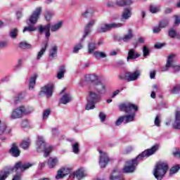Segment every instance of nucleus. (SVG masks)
<instances>
[{"label":"nucleus","instance_id":"f257e3e1","mask_svg":"<svg viewBox=\"0 0 180 180\" xmlns=\"http://www.w3.org/2000/svg\"><path fill=\"white\" fill-rule=\"evenodd\" d=\"M160 146L155 145L151 148L145 150L142 153L139 154L136 158L128 160L126 163V165L123 168V172L126 174H129L130 172H134L136 170V167H137V164H139V161H141L143 158L147 157H150V155H153L158 150Z\"/></svg>","mask_w":180,"mask_h":180},{"label":"nucleus","instance_id":"f03ea898","mask_svg":"<svg viewBox=\"0 0 180 180\" xmlns=\"http://www.w3.org/2000/svg\"><path fill=\"white\" fill-rule=\"evenodd\" d=\"M107 92L106 86H105V92L100 93L96 88L89 87V96L87 97L86 110L95 109V104L99 103L101 99V95H105Z\"/></svg>","mask_w":180,"mask_h":180},{"label":"nucleus","instance_id":"7ed1b4c3","mask_svg":"<svg viewBox=\"0 0 180 180\" xmlns=\"http://www.w3.org/2000/svg\"><path fill=\"white\" fill-rule=\"evenodd\" d=\"M119 108L122 112H125L126 113H131L124 116V124L130 123V122L134 121V117H136V112L139 110V107L137 105L130 103L126 102L120 104Z\"/></svg>","mask_w":180,"mask_h":180},{"label":"nucleus","instance_id":"20e7f679","mask_svg":"<svg viewBox=\"0 0 180 180\" xmlns=\"http://www.w3.org/2000/svg\"><path fill=\"white\" fill-rule=\"evenodd\" d=\"M85 80L87 82H91L89 88H96L100 94L105 92V86L106 85L99 81V77L96 75H86L85 76Z\"/></svg>","mask_w":180,"mask_h":180},{"label":"nucleus","instance_id":"39448f33","mask_svg":"<svg viewBox=\"0 0 180 180\" xmlns=\"http://www.w3.org/2000/svg\"><path fill=\"white\" fill-rule=\"evenodd\" d=\"M168 171V164L164 162H158L153 170V175L158 180H162Z\"/></svg>","mask_w":180,"mask_h":180},{"label":"nucleus","instance_id":"423d86ee","mask_svg":"<svg viewBox=\"0 0 180 180\" xmlns=\"http://www.w3.org/2000/svg\"><path fill=\"white\" fill-rule=\"evenodd\" d=\"M37 151H44V157H47L50 155V153L53 151L52 146H48L46 143V141L44 138L41 136H39L37 141Z\"/></svg>","mask_w":180,"mask_h":180},{"label":"nucleus","instance_id":"0eeeda50","mask_svg":"<svg viewBox=\"0 0 180 180\" xmlns=\"http://www.w3.org/2000/svg\"><path fill=\"white\" fill-rule=\"evenodd\" d=\"M175 57L176 55L174 53L169 55L166 65L162 68V72L168 71L169 68H172L174 72H178L180 71V65L175 64Z\"/></svg>","mask_w":180,"mask_h":180},{"label":"nucleus","instance_id":"6e6552de","mask_svg":"<svg viewBox=\"0 0 180 180\" xmlns=\"http://www.w3.org/2000/svg\"><path fill=\"white\" fill-rule=\"evenodd\" d=\"M31 112L32 110L29 111L26 109V108H25V106L21 105L13 110L10 115V119L11 120L21 119L22 116H25V115H29V113H30Z\"/></svg>","mask_w":180,"mask_h":180},{"label":"nucleus","instance_id":"1a4fd4ad","mask_svg":"<svg viewBox=\"0 0 180 180\" xmlns=\"http://www.w3.org/2000/svg\"><path fill=\"white\" fill-rule=\"evenodd\" d=\"M124 26L123 23H115L112 22L110 24H102L98 29V33H105L108 30H112V29H118L119 27H122Z\"/></svg>","mask_w":180,"mask_h":180},{"label":"nucleus","instance_id":"9d476101","mask_svg":"<svg viewBox=\"0 0 180 180\" xmlns=\"http://www.w3.org/2000/svg\"><path fill=\"white\" fill-rule=\"evenodd\" d=\"M41 11H43L41 7L39 6L36 8L28 19L27 25H29V23L31 25H35V23H37V20H39V18H40V15H41Z\"/></svg>","mask_w":180,"mask_h":180},{"label":"nucleus","instance_id":"9b49d317","mask_svg":"<svg viewBox=\"0 0 180 180\" xmlns=\"http://www.w3.org/2000/svg\"><path fill=\"white\" fill-rule=\"evenodd\" d=\"M54 86L53 84H47L45 86L41 88L39 91V96H43L46 95V98H50L53 95V88Z\"/></svg>","mask_w":180,"mask_h":180},{"label":"nucleus","instance_id":"f8f14e48","mask_svg":"<svg viewBox=\"0 0 180 180\" xmlns=\"http://www.w3.org/2000/svg\"><path fill=\"white\" fill-rule=\"evenodd\" d=\"M141 75V71L137 70L133 72H125V79L128 81V82H131V81H137L139 79V77Z\"/></svg>","mask_w":180,"mask_h":180},{"label":"nucleus","instance_id":"ddd939ff","mask_svg":"<svg viewBox=\"0 0 180 180\" xmlns=\"http://www.w3.org/2000/svg\"><path fill=\"white\" fill-rule=\"evenodd\" d=\"M100 158H99V165L101 168H105L106 165H108V162H109V156H108V153L105 151L99 150Z\"/></svg>","mask_w":180,"mask_h":180},{"label":"nucleus","instance_id":"4468645a","mask_svg":"<svg viewBox=\"0 0 180 180\" xmlns=\"http://www.w3.org/2000/svg\"><path fill=\"white\" fill-rule=\"evenodd\" d=\"M30 167H33V164L30 162H18L15 163L13 169H15V171H18V169H20L21 172H23V171H26V169H29Z\"/></svg>","mask_w":180,"mask_h":180},{"label":"nucleus","instance_id":"2eb2a0df","mask_svg":"<svg viewBox=\"0 0 180 180\" xmlns=\"http://www.w3.org/2000/svg\"><path fill=\"white\" fill-rule=\"evenodd\" d=\"M51 24H46V25H39L38 30L39 34H45V37L47 39V41H49V37H50V30H51Z\"/></svg>","mask_w":180,"mask_h":180},{"label":"nucleus","instance_id":"dca6fc26","mask_svg":"<svg viewBox=\"0 0 180 180\" xmlns=\"http://www.w3.org/2000/svg\"><path fill=\"white\" fill-rule=\"evenodd\" d=\"M95 25V20H91L84 27V34L83 35V38L82 39V41H84L85 40V38L88 34L91 33V29H92V27Z\"/></svg>","mask_w":180,"mask_h":180},{"label":"nucleus","instance_id":"f3484780","mask_svg":"<svg viewBox=\"0 0 180 180\" xmlns=\"http://www.w3.org/2000/svg\"><path fill=\"white\" fill-rule=\"evenodd\" d=\"M70 172H71V169L63 167L58 171L57 174L56 176V179H63L64 176H65L66 175H68V174H70Z\"/></svg>","mask_w":180,"mask_h":180},{"label":"nucleus","instance_id":"a211bd4d","mask_svg":"<svg viewBox=\"0 0 180 180\" xmlns=\"http://www.w3.org/2000/svg\"><path fill=\"white\" fill-rule=\"evenodd\" d=\"M129 18H131V8H124L122 12L121 21L124 22L125 20H127V19H129Z\"/></svg>","mask_w":180,"mask_h":180},{"label":"nucleus","instance_id":"6ab92c4d","mask_svg":"<svg viewBox=\"0 0 180 180\" xmlns=\"http://www.w3.org/2000/svg\"><path fill=\"white\" fill-rule=\"evenodd\" d=\"M110 180H124V178L120 175V171L115 169L110 176Z\"/></svg>","mask_w":180,"mask_h":180},{"label":"nucleus","instance_id":"aec40b11","mask_svg":"<svg viewBox=\"0 0 180 180\" xmlns=\"http://www.w3.org/2000/svg\"><path fill=\"white\" fill-rule=\"evenodd\" d=\"M173 129L180 130V111H176L175 115V120L172 123Z\"/></svg>","mask_w":180,"mask_h":180},{"label":"nucleus","instance_id":"412c9836","mask_svg":"<svg viewBox=\"0 0 180 180\" xmlns=\"http://www.w3.org/2000/svg\"><path fill=\"white\" fill-rule=\"evenodd\" d=\"M134 4V0H117V6H130Z\"/></svg>","mask_w":180,"mask_h":180},{"label":"nucleus","instance_id":"4be33fe9","mask_svg":"<svg viewBox=\"0 0 180 180\" xmlns=\"http://www.w3.org/2000/svg\"><path fill=\"white\" fill-rule=\"evenodd\" d=\"M11 131H12V129L11 128L6 127L5 123L0 120V136H2L4 133L6 134H11Z\"/></svg>","mask_w":180,"mask_h":180},{"label":"nucleus","instance_id":"5701e85b","mask_svg":"<svg viewBox=\"0 0 180 180\" xmlns=\"http://www.w3.org/2000/svg\"><path fill=\"white\" fill-rule=\"evenodd\" d=\"M98 49V46L96 44V42H95V41H91L90 42H89L88 44V53L89 54H93L94 53H95V50H96Z\"/></svg>","mask_w":180,"mask_h":180},{"label":"nucleus","instance_id":"b1692460","mask_svg":"<svg viewBox=\"0 0 180 180\" xmlns=\"http://www.w3.org/2000/svg\"><path fill=\"white\" fill-rule=\"evenodd\" d=\"M10 153L13 157H19L20 155V150L18 148L15 143L12 144V147L10 149Z\"/></svg>","mask_w":180,"mask_h":180},{"label":"nucleus","instance_id":"393cba45","mask_svg":"<svg viewBox=\"0 0 180 180\" xmlns=\"http://www.w3.org/2000/svg\"><path fill=\"white\" fill-rule=\"evenodd\" d=\"M139 57H140V54L136 53V50L131 49L128 53L127 60V61H129V60H135L136 58H139Z\"/></svg>","mask_w":180,"mask_h":180},{"label":"nucleus","instance_id":"a878e982","mask_svg":"<svg viewBox=\"0 0 180 180\" xmlns=\"http://www.w3.org/2000/svg\"><path fill=\"white\" fill-rule=\"evenodd\" d=\"M71 101H72V96H71V94H65L60 98V103H63V105H67V103H70Z\"/></svg>","mask_w":180,"mask_h":180},{"label":"nucleus","instance_id":"bb28decb","mask_svg":"<svg viewBox=\"0 0 180 180\" xmlns=\"http://www.w3.org/2000/svg\"><path fill=\"white\" fill-rule=\"evenodd\" d=\"M58 51V48L57 46H52L49 50V58L53 60V58H56L57 57V53Z\"/></svg>","mask_w":180,"mask_h":180},{"label":"nucleus","instance_id":"cd10ccee","mask_svg":"<svg viewBox=\"0 0 180 180\" xmlns=\"http://www.w3.org/2000/svg\"><path fill=\"white\" fill-rule=\"evenodd\" d=\"M75 176H76L77 179L81 180L82 178H85L86 174H85V172L83 170V169H79L76 171V172H75Z\"/></svg>","mask_w":180,"mask_h":180},{"label":"nucleus","instance_id":"c85d7f7f","mask_svg":"<svg viewBox=\"0 0 180 180\" xmlns=\"http://www.w3.org/2000/svg\"><path fill=\"white\" fill-rule=\"evenodd\" d=\"M58 164V159L57 158H50L48 160V165L49 168H54Z\"/></svg>","mask_w":180,"mask_h":180},{"label":"nucleus","instance_id":"c756f323","mask_svg":"<svg viewBox=\"0 0 180 180\" xmlns=\"http://www.w3.org/2000/svg\"><path fill=\"white\" fill-rule=\"evenodd\" d=\"M65 72H66L65 66L64 65L60 66L57 73L58 79H63V78H64V74H65Z\"/></svg>","mask_w":180,"mask_h":180},{"label":"nucleus","instance_id":"7c9ffc66","mask_svg":"<svg viewBox=\"0 0 180 180\" xmlns=\"http://www.w3.org/2000/svg\"><path fill=\"white\" fill-rule=\"evenodd\" d=\"M47 47H49V41H46L44 44V46L41 48V49L38 52L37 60H40L41 57H43V54L46 53V50H47Z\"/></svg>","mask_w":180,"mask_h":180},{"label":"nucleus","instance_id":"2f4dec72","mask_svg":"<svg viewBox=\"0 0 180 180\" xmlns=\"http://www.w3.org/2000/svg\"><path fill=\"white\" fill-rule=\"evenodd\" d=\"M93 57H95L96 60H101V58H106V53L105 52L96 51L94 53H93Z\"/></svg>","mask_w":180,"mask_h":180},{"label":"nucleus","instance_id":"473e14b6","mask_svg":"<svg viewBox=\"0 0 180 180\" xmlns=\"http://www.w3.org/2000/svg\"><path fill=\"white\" fill-rule=\"evenodd\" d=\"M63 26V22L60 21L55 25H52L50 27L51 31V32H57V30H60Z\"/></svg>","mask_w":180,"mask_h":180},{"label":"nucleus","instance_id":"72a5a7b5","mask_svg":"<svg viewBox=\"0 0 180 180\" xmlns=\"http://www.w3.org/2000/svg\"><path fill=\"white\" fill-rule=\"evenodd\" d=\"M36 79H37V75L32 76L29 80L30 89H33L36 85Z\"/></svg>","mask_w":180,"mask_h":180},{"label":"nucleus","instance_id":"f704fd0d","mask_svg":"<svg viewBox=\"0 0 180 180\" xmlns=\"http://www.w3.org/2000/svg\"><path fill=\"white\" fill-rule=\"evenodd\" d=\"M82 39H81V42L77 44L76 46H74L72 52L75 54H77L79 53V50H82L84 45L82 44Z\"/></svg>","mask_w":180,"mask_h":180},{"label":"nucleus","instance_id":"c9c22d12","mask_svg":"<svg viewBox=\"0 0 180 180\" xmlns=\"http://www.w3.org/2000/svg\"><path fill=\"white\" fill-rule=\"evenodd\" d=\"M169 25V18H165L159 22V26L162 29L167 27Z\"/></svg>","mask_w":180,"mask_h":180},{"label":"nucleus","instance_id":"e433bc0d","mask_svg":"<svg viewBox=\"0 0 180 180\" xmlns=\"http://www.w3.org/2000/svg\"><path fill=\"white\" fill-rule=\"evenodd\" d=\"M131 39H133V33L131 32V30H129L128 34L124 35L122 40L127 43V41H130Z\"/></svg>","mask_w":180,"mask_h":180},{"label":"nucleus","instance_id":"4c0bfd02","mask_svg":"<svg viewBox=\"0 0 180 180\" xmlns=\"http://www.w3.org/2000/svg\"><path fill=\"white\" fill-rule=\"evenodd\" d=\"M179 169H180L179 165H176L172 167L169 171V176H172V175H174V174H176V172H178V171H179Z\"/></svg>","mask_w":180,"mask_h":180},{"label":"nucleus","instance_id":"58836bf2","mask_svg":"<svg viewBox=\"0 0 180 180\" xmlns=\"http://www.w3.org/2000/svg\"><path fill=\"white\" fill-rule=\"evenodd\" d=\"M18 33H19L18 28H13L11 30L10 37H11V39H16V37H18Z\"/></svg>","mask_w":180,"mask_h":180},{"label":"nucleus","instance_id":"ea45409f","mask_svg":"<svg viewBox=\"0 0 180 180\" xmlns=\"http://www.w3.org/2000/svg\"><path fill=\"white\" fill-rule=\"evenodd\" d=\"M161 11V7L160 6H150V11L151 13H158Z\"/></svg>","mask_w":180,"mask_h":180},{"label":"nucleus","instance_id":"a19ab883","mask_svg":"<svg viewBox=\"0 0 180 180\" xmlns=\"http://www.w3.org/2000/svg\"><path fill=\"white\" fill-rule=\"evenodd\" d=\"M169 37H172V39H174V37H177L178 39H180L179 34L176 33V32L174 29H170L169 30Z\"/></svg>","mask_w":180,"mask_h":180},{"label":"nucleus","instance_id":"79ce46f5","mask_svg":"<svg viewBox=\"0 0 180 180\" xmlns=\"http://www.w3.org/2000/svg\"><path fill=\"white\" fill-rule=\"evenodd\" d=\"M29 146H30V139L22 141L20 144L21 148H23L24 150H27V148H29Z\"/></svg>","mask_w":180,"mask_h":180},{"label":"nucleus","instance_id":"37998d69","mask_svg":"<svg viewBox=\"0 0 180 180\" xmlns=\"http://www.w3.org/2000/svg\"><path fill=\"white\" fill-rule=\"evenodd\" d=\"M53 11H46L44 13V18L47 22H49V20H51V18L53 16Z\"/></svg>","mask_w":180,"mask_h":180},{"label":"nucleus","instance_id":"c03bdc74","mask_svg":"<svg viewBox=\"0 0 180 180\" xmlns=\"http://www.w3.org/2000/svg\"><path fill=\"white\" fill-rule=\"evenodd\" d=\"M22 32L23 33L25 32H36V28L34 26L30 25L28 27H25Z\"/></svg>","mask_w":180,"mask_h":180},{"label":"nucleus","instance_id":"a18cd8bd","mask_svg":"<svg viewBox=\"0 0 180 180\" xmlns=\"http://www.w3.org/2000/svg\"><path fill=\"white\" fill-rule=\"evenodd\" d=\"M72 151L75 154H78V153H79V144L78 143H73Z\"/></svg>","mask_w":180,"mask_h":180},{"label":"nucleus","instance_id":"49530a36","mask_svg":"<svg viewBox=\"0 0 180 180\" xmlns=\"http://www.w3.org/2000/svg\"><path fill=\"white\" fill-rule=\"evenodd\" d=\"M180 91V84H176L170 91L171 94H178Z\"/></svg>","mask_w":180,"mask_h":180},{"label":"nucleus","instance_id":"de8ad7c7","mask_svg":"<svg viewBox=\"0 0 180 180\" xmlns=\"http://www.w3.org/2000/svg\"><path fill=\"white\" fill-rule=\"evenodd\" d=\"M51 112V111H50V110L49 109L45 110L43 112V117H42L43 120H47V118L49 117V116H50Z\"/></svg>","mask_w":180,"mask_h":180},{"label":"nucleus","instance_id":"09e8293b","mask_svg":"<svg viewBox=\"0 0 180 180\" xmlns=\"http://www.w3.org/2000/svg\"><path fill=\"white\" fill-rule=\"evenodd\" d=\"M8 175H9L8 172H0V180H5L8 178Z\"/></svg>","mask_w":180,"mask_h":180},{"label":"nucleus","instance_id":"8fccbe9b","mask_svg":"<svg viewBox=\"0 0 180 180\" xmlns=\"http://www.w3.org/2000/svg\"><path fill=\"white\" fill-rule=\"evenodd\" d=\"M20 49H30V47H32V45H30L26 42H20Z\"/></svg>","mask_w":180,"mask_h":180},{"label":"nucleus","instance_id":"3c124183","mask_svg":"<svg viewBox=\"0 0 180 180\" xmlns=\"http://www.w3.org/2000/svg\"><path fill=\"white\" fill-rule=\"evenodd\" d=\"M143 57H147L148 54H150V49H148V47L146 46H143Z\"/></svg>","mask_w":180,"mask_h":180},{"label":"nucleus","instance_id":"603ef678","mask_svg":"<svg viewBox=\"0 0 180 180\" xmlns=\"http://www.w3.org/2000/svg\"><path fill=\"white\" fill-rule=\"evenodd\" d=\"M122 123H124V117H120L115 122L116 126H120Z\"/></svg>","mask_w":180,"mask_h":180},{"label":"nucleus","instance_id":"864d4df0","mask_svg":"<svg viewBox=\"0 0 180 180\" xmlns=\"http://www.w3.org/2000/svg\"><path fill=\"white\" fill-rule=\"evenodd\" d=\"M161 27L160 25L158 27H154L153 29V32L155 33V34H158L160 32H161Z\"/></svg>","mask_w":180,"mask_h":180},{"label":"nucleus","instance_id":"5fc2aeb1","mask_svg":"<svg viewBox=\"0 0 180 180\" xmlns=\"http://www.w3.org/2000/svg\"><path fill=\"white\" fill-rule=\"evenodd\" d=\"M174 25L178 26L180 23V16L179 15H174Z\"/></svg>","mask_w":180,"mask_h":180},{"label":"nucleus","instance_id":"6e6d98bb","mask_svg":"<svg viewBox=\"0 0 180 180\" xmlns=\"http://www.w3.org/2000/svg\"><path fill=\"white\" fill-rule=\"evenodd\" d=\"M99 117H100L101 122H105V120H106V115H105V113L103 112H100Z\"/></svg>","mask_w":180,"mask_h":180},{"label":"nucleus","instance_id":"4d7b16f0","mask_svg":"<svg viewBox=\"0 0 180 180\" xmlns=\"http://www.w3.org/2000/svg\"><path fill=\"white\" fill-rule=\"evenodd\" d=\"M8 46L6 41H0V49H5Z\"/></svg>","mask_w":180,"mask_h":180},{"label":"nucleus","instance_id":"13d9d810","mask_svg":"<svg viewBox=\"0 0 180 180\" xmlns=\"http://www.w3.org/2000/svg\"><path fill=\"white\" fill-rule=\"evenodd\" d=\"M120 92H122V89H117L116 91H115L112 93L111 98H115V96H117V95H119V94H120Z\"/></svg>","mask_w":180,"mask_h":180},{"label":"nucleus","instance_id":"bf43d9fd","mask_svg":"<svg viewBox=\"0 0 180 180\" xmlns=\"http://www.w3.org/2000/svg\"><path fill=\"white\" fill-rule=\"evenodd\" d=\"M173 155L174 157H177V158H180V150L176 149L175 151L173 152Z\"/></svg>","mask_w":180,"mask_h":180},{"label":"nucleus","instance_id":"052dcab7","mask_svg":"<svg viewBox=\"0 0 180 180\" xmlns=\"http://www.w3.org/2000/svg\"><path fill=\"white\" fill-rule=\"evenodd\" d=\"M161 122V121L160 120V117L158 116H157L155 119V125L160 127V123Z\"/></svg>","mask_w":180,"mask_h":180},{"label":"nucleus","instance_id":"680f3d73","mask_svg":"<svg viewBox=\"0 0 180 180\" xmlns=\"http://www.w3.org/2000/svg\"><path fill=\"white\" fill-rule=\"evenodd\" d=\"M150 78L154 79L155 78V70H151L150 72Z\"/></svg>","mask_w":180,"mask_h":180},{"label":"nucleus","instance_id":"e2e57ef3","mask_svg":"<svg viewBox=\"0 0 180 180\" xmlns=\"http://www.w3.org/2000/svg\"><path fill=\"white\" fill-rule=\"evenodd\" d=\"M88 13H92V9L88 8L87 10H86V11L83 13V16H84V18H86Z\"/></svg>","mask_w":180,"mask_h":180},{"label":"nucleus","instance_id":"0e129e2a","mask_svg":"<svg viewBox=\"0 0 180 180\" xmlns=\"http://www.w3.org/2000/svg\"><path fill=\"white\" fill-rule=\"evenodd\" d=\"M20 99H22V94H19L17 97L14 98L15 103H18V102H19Z\"/></svg>","mask_w":180,"mask_h":180},{"label":"nucleus","instance_id":"69168bd1","mask_svg":"<svg viewBox=\"0 0 180 180\" xmlns=\"http://www.w3.org/2000/svg\"><path fill=\"white\" fill-rule=\"evenodd\" d=\"M23 64V60L22 59H20L18 60V63L17 65L15 66L17 68H19V67H22V65Z\"/></svg>","mask_w":180,"mask_h":180},{"label":"nucleus","instance_id":"338daca9","mask_svg":"<svg viewBox=\"0 0 180 180\" xmlns=\"http://www.w3.org/2000/svg\"><path fill=\"white\" fill-rule=\"evenodd\" d=\"M22 176L20 174H16L12 180H20Z\"/></svg>","mask_w":180,"mask_h":180},{"label":"nucleus","instance_id":"774afa93","mask_svg":"<svg viewBox=\"0 0 180 180\" xmlns=\"http://www.w3.org/2000/svg\"><path fill=\"white\" fill-rule=\"evenodd\" d=\"M172 12V8H167L165 11V13H171Z\"/></svg>","mask_w":180,"mask_h":180}]
</instances>
